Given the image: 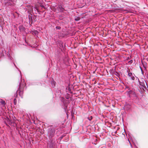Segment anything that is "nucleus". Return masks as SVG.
<instances>
[{
  "instance_id": "f257e3e1",
  "label": "nucleus",
  "mask_w": 148,
  "mask_h": 148,
  "mask_svg": "<svg viewBox=\"0 0 148 148\" xmlns=\"http://www.w3.org/2000/svg\"><path fill=\"white\" fill-rule=\"evenodd\" d=\"M127 72L128 73V75L129 77H130L132 80H134L135 79L134 77L132 76V73L131 72H130V69H129V70L127 71Z\"/></svg>"
},
{
  "instance_id": "f03ea898",
  "label": "nucleus",
  "mask_w": 148,
  "mask_h": 148,
  "mask_svg": "<svg viewBox=\"0 0 148 148\" xmlns=\"http://www.w3.org/2000/svg\"><path fill=\"white\" fill-rule=\"evenodd\" d=\"M49 134L50 135H53L55 133V129L53 128H50L49 129Z\"/></svg>"
},
{
  "instance_id": "7ed1b4c3",
  "label": "nucleus",
  "mask_w": 148,
  "mask_h": 148,
  "mask_svg": "<svg viewBox=\"0 0 148 148\" xmlns=\"http://www.w3.org/2000/svg\"><path fill=\"white\" fill-rule=\"evenodd\" d=\"M145 83L146 84H147L146 81L145 80H144L142 82H139V83L140 85L143 87V88L145 89H146V87L145 86Z\"/></svg>"
},
{
  "instance_id": "20e7f679",
  "label": "nucleus",
  "mask_w": 148,
  "mask_h": 148,
  "mask_svg": "<svg viewBox=\"0 0 148 148\" xmlns=\"http://www.w3.org/2000/svg\"><path fill=\"white\" fill-rule=\"evenodd\" d=\"M20 87H21V85L20 84L19 87V88H18V91L19 95L21 96H22H22H23V90H21V89Z\"/></svg>"
},
{
  "instance_id": "39448f33",
  "label": "nucleus",
  "mask_w": 148,
  "mask_h": 148,
  "mask_svg": "<svg viewBox=\"0 0 148 148\" xmlns=\"http://www.w3.org/2000/svg\"><path fill=\"white\" fill-rule=\"evenodd\" d=\"M58 10L61 12H63L64 10V8L61 5H59L58 7Z\"/></svg>"
},
{
  "instance_id": "423d86ee",
  "label": "nucleus",
  "mask_w": 148,
  "mask_h": 148,
  "mask_svg": "<svg viewBox=\"0 0 148 148\" xmlns=\"http://www.w3.org/2000/svg\"><path fill=\"white\" fill-rule=\"evenodd\" d=\"M1 103L2 104H3V105H5L6 104L5 101H3V100H1Z\"/></svg>"
},
{
  "instance_id": "0eeeda50",
  "label": "nucleus",
  "mask_w": 148,
  "mask_h": 148,
  "mask_svg": "<svg viewBox=\"0 0 148 148\" xmlns=\"http://www.w3.org/2000/svg\"><path fill=\"white\" fill-rule=\"evenodd\" d=\"M35 8L37 10V11H38V12H39V9H38V8L37 5L35 6Z\"/></svg>"
},
{
  "instance_id": "6e6552de",
  "label": "nucleus",
  "mask_w": 148,
  "mask_h": 148,
  "mask_svg": "<svg viewBox=\"0 0 148 148\" xmlns=\"http://www.w3.org/2000/svg\"><path fill=\"white\" fill-rule=\"evenodd\" d=\"M14 103L15 105H16V98L14 99Z\"/></svg>"
},
{
  "instance_id": "1a4fd4ad",
  "label": "nucleus",
  "mask_w": 148,
  "mask_h": 148,
  "mask_svg": "<svg viewBox=\"0 0 148 148\" xmlns=\"http://www.w3.org/2000/svg\"><path fill=\"white\" fill-rule=\"evenodd\" d=\"M88 119L90 121L92 119V116H90V117H88Z\"/></svg>"
},
{
  "instance_id": "9d476101",
  "label": "nucleus",
  "mask_w": 148,
  "mask_h": 148,
  "mask_svg": "<svg viewBox=\"0 0 148 148\" xmlns=\"http://www.w3.org/2000/svg\"><path fill=\"white\" fill-rule=\"evenodd\" d=\"M75 20H76V21H78L80 20V18L79 17H77L75 19Z\"/></svg>"
},
{
  "instance_id": "9b49d317",
  "label": "nucleus",
  "mask_w": 148,
  "mask_h": 148,
  "mask_svg": "<svg viewBox=\"0 0 148 148\" xmlns=\"http://www.w3.org/2000/svg\"><path fill=\"white\" fill-rule=\"evenodd\" d=\"M133 62V60H131L130 61H129L128 62V63L130 64H132Z\"/></svg>"
},
{
  "instance_id": "f8f14e48",
  "label": "nucleus",
  "mask_w": 148,
  "mask_h": 148,
  "mask_svg": "<svg viewBox=\"0 0 148 148\" xmlns=\"http://www.w3.org/2000/svg\"><path fill=\"white\" fill-rule=\"evenodd\" d=\"M56 28H57L58 29H60L61 27L60 26H57L56 27Z\"/></svg>"
},
{
  "instance_id": "ddd939ff",
  "label": "nucleus",
  "mask_w": 148,
  "mask_h": 148,
  "mask_svg": "<svg viewBox=\"0 0 148 148\" xmlns=\"http://www.w3.org/2000/svg\"><path fill=\"white\" fill-rule=\"evenodd\" d=\"M40 6L41 7H42V8H45V7H44V6H43V5H40Z\"/></svg>"
}]
</instances>
